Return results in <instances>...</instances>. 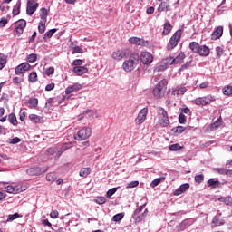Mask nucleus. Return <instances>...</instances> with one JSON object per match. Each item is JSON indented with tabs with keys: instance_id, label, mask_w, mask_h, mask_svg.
Here are the masks:
<instances>
[{
	"instance_id": "nucleus-1",
	"label": "nucleus",
	"mask_w": 232,
	"mask_h": 232,
	"mask_svg": "<svg viewBox=\"0 0 232 232\" xmlns=\"http://www.w3.org/2000/svg\"><path fill=\"white\" fill-rule=\"evenodd\" d=\"M139 59L140 57L138 53L130 54L129 59L123 63L122 66L124 72H133V70H135V68H137V66L139 65Z\"/></svg>"
},
{
	"instance_id": "nucleus-2",
	"label": "nucleus",
	"mask_w": 232,
	"mask_h": 232,
	"mask_svg": "<svg viewBox=\"0 0 232 232\" xmlns=\"http://www.w3.org/2000/svg\"><path fill=\"white\" fill-rule=\"evenodd\" d=\"M182 37V30L176 31L170 37L169 42L167 44V50L170 52L174 48H177L179 43H180V38Z\"/></svg>"
},
{
	"instance_id": "nucleus-3",
	"label": "nucleus",
	"mask_w": 232,
	"mask_h": 232,
	"mask_svg": "<svg viewBox=\"0 0 232 232\" xmlns=\"http://www.w3.org/2000/svg\"><path fill=\"white\" fill-rule=\"evenodd\" d=\"M159 123L163 128L169 126V118L168 117V111L162 107L157 109Z\"/></svg>"
},
{
	"instance_id": "nucleus-4",
	"label": "nucleus",
	"mask_w": 232,
	"mask_h": 232,
	"mask_svg": "<svg viewBox=\"0 0 232 232\" xmlns=\"http://www.w3.org/2000/svg\"><path fill=\"white\" fill-rule=\"evenodd\" d=\"M168 86V81L167 80H161L157 86L153 90V95L157 99H160V97H164V93L166 92V89Z\"/></svg>"
},
{
	"instance_id": "nucleus-5",
	"label": "nucleus",
	"mask_w": 232,
	"mask_h": 232,
	"mask_svg": "<svg viewBox=\"0 0 232 232\" xmlns=\"http://www.w3.org/2000/svg\"><path fill=\"white\" fill-rule=\"evenodd\" d=\"M92 136V129L85 127L78 130L77 134L74 135L76 140H86L89 137Z\"/></svg>"
},
{
	"instance_id": "nucleus-6",
	"label": "nucleus",
	"mask_w": 232,
	"mask_h": 232,
	"mask_svg": "<svg viewBox=\"0 0 232 232\" xmlns=\"http://www.w3.org/2000/svg\"><path fill=\"white\" fill-rule=\"evenodd\" d=\"M215 101V97L212 95L203 96L199 98H196L194 100V103H196L197 106H208L211 104Z\"/></svg>"
},
{
	"instance_id": "nucleus-7",
	"label": "nucleus",
	"mask_w": 232,
	"mask_h": 232,
	"mask_svg": "<svg viewBox=\"0 0 232 232\" xmlns=\"http://www.w3.org/2000/svg\"><path fill=\"white\" fill-rule=\"evenodd\" d=\"M5 188L6 193H13L14 195H17V193H23V191H26V186L24 185H8Z\"/></svg>"
},
{
	"instance_id": "nucleus-8",
	"label": "nucleus",
	"mask_w": 232,
	"mask_h": 232,
	"mask_svg": "<svg viewBox=\"0 0 232 232\" xmlns=\"http://www.w3.org/2000/svg\"><path fill=\"white\" fill-rule=\"evenodd\" d=\"M142 209H144V205L140 207L134 211L133 218L135 222H142V220H144V218L148 217V209H145L143 213H142Z\"/></svg>"
},
{
	"instance_id": "nucleus-9",
	"label": "nucleus",
	"mask_w": 232,
	"mask_h": 232,
	"mask_svg": "<svg viewBox=\"0 0 232 232\" xmlns=\"http://www.w3.org/2000/svg\"><path fill=\"white\" fill-rule=\"evenodd\" d=\"M139 57L142 64H146L147 66L153 63V54H151L150 52L142 51Z\"/></svg>"
},
{
	"instance_id": "nucleus-10",
	"label": "nucleus",
	"mask_w": 232,
	"mask_h": 232,
	"mask_svg": "<svg viewBox=\"0 0 232 232\" xmlns=\"http://www.w3.org/2000/svg\"><path fill=\"white\" fill-rule=\"evenodd\" d=\"M146 117H148V107H145L140 111L137 118L135 119V124L140 126L146 121Z\"/></svg>"
},
{
	"instance_id": "nucleus-11",
	"label": "nucleus",
	"mask_w": 232,
	"mask_h": 232,
	"mask_svg": "<svg viewBox=\"0 0 232 232\" xmlns=\"http://www.w3.org/2000/svg\"><path fill=\"white\" fill-rule=\"evenodd\" d=\"M195 224V219L193 218H187L184 219L178 227V231H184L189 227V226H193Z\"/></svg>"
},
{
	"instance_id": "nucleus-12",
	"label": "nucleus",
	"mask_w": 232,
	"mask_h": 232,
	"mask_svg": "<svg viewBox=\"0 0 232 232\" xmlns=\"http://www.w3.org/2000/svg\"><path fill=\"white\" fill-rule=\"evenodd\" d=\"M24 28H26V20L21 19L16 22V27L14 29V32L18 34V35L23 34V32H24Z\"/></svg>"
},
{
	"instance_id": "nucleus-13",
	"label": "nucleus",
	"mask_w": 232,
	"mask_h": 232,
	"mask_svg": "<svg viewBox=\"0 0 232 232\" xmlns=\"http://www.w3.org/2000/svg\"><path fill=\"white\" fill-rule=\"evenodd\" d=\"M129 43H130V44H135L136 46H148V41L139 37L130 38Z\"/></svg>"
},
{
	"instance_id": "nucleus-14",
	"label": "nucleus",
	"mask_w": 232,
	"mask_h": 232,
	"mask_svg": "<svg viewBox=\"0 0 232 232\" xmlns=\"http://www.w3.org/2000/svg\"><path fill=\"white\" fill-rule=\"evenodd\" d=\"M188 189H189V183H184L174 191L173 195H175V197H179V195L186 193Z\"/></svg>"
},
{
	"instance_id": "nucleus-15",
	"label": "nucleus",
	"mask_w": 232,
	"mask_h": 232,
	"mask_svg": "<svg viewBox=\"0 0 232 232\" xmlns=\"http://www.w3.org/2000/svg\"><path fill=\"white\" fill-rule=\"evenodd\" d=\"M44 169H41L40 167H33L26 170L27 175H42V173H44Z\"/></svg>"
},
{
	"instance_id": "nucleus-16",
	"label": "nucleus",
	"mask_w": 232,
	"mask_h": 232,
	"mask_svg": "<svg viewBox=\"0 0 232 232\" xmlns=\"http://www.w3.org/2000/svg\"><path fill=\"white\" fill-rule=\"evenodd\" d=\"M37 8H39V3L27 5V7H26L27 15H34V14H35V12L37 11Z\"/></svg>"
},
{
	"instance_id": "nucleus-17",
	"label": "nucleus",
	"mask_w": 232,
	"mask_h": 232,
	"mask_svg": "<svg viewBox=\"0 0 232 232\" xmlns=\"http://www.w3.org/2000/svg\"><path fill=\"white\" fill-rule=\"evenodd\" d=\"M124 57H126V52L122 50L115 51L112 53V59H114V61H122Z\"/></svg>"
},
{
	"instance_id": "nucleus-18",
	"label": "nucleus",
	"mask_w": 232,
	"mask_h": 232,
	"mask_svg": "<svg viewBox=\"0 0 232 232\" xmlns=\"http://www.w3.org/2000/svg\"><path fill=\"white\" fill-rule=\"evenodd\" d=\"M72 72L76 73V75H84V73H88V68L85 66H75Z\"/></svg>"
},
{
	"instance_id": "nucleus-19",
	"label": "nucleus",
	"mask_w": 232,
	"mask_h": 232,
	"mask_svg": "<svg viewBox=\"0 0 232 232\" xmlns=\"http://www.w3.org/2000/svg\"><path fill=\"white\" fill-rule=\"evenodd\" d=\"M198 54L201 57H208V55H209V47L206 45H199Z\"/></svg>"
},
{
	"instance_id": "nucleus-20",
	"label": "nucleus",
	"mask_w": 232,
	"mask_h": 232,
	"mask_svg": "<svg viewBox=\"0 0 232 232\" xmlns=\"http://www.w3.org/2000/svg\"><path fill=\"white\" fill-rule=\"evenodd\" d=\"M173 59L174 57L172 56L167 57L165 60H163V64L165 65H160L159 67V70H166V66H171V64H176L175 63H173Z\"/></svg>"
},
{
	"instance_id": "nucleus-21",
	"label": "nucleus",
	"mask_w": 232,
	"mask_h": 232,
	"mask_svg": "<svg viewBox=\"0 0 232 232\" xmlns=\"http://www.w3.org/2000/svg\"><path fill=\"white\" fill-rule=\"evenodd\" d=\"M158 12H169V3L168 0L160 3L158 7Z\"/></svg>"
},
{
	"instance_id": "nucleus-22",
	"label": "nucleus",
	"mask_w": 232,
	"mask_h": 232,
	"mask_svg": "<svg viewBox=\"0 0 232 232\" xmlns=\"http://www.w3.org/2000/svg\"><path fill=\"white\" fill-rule=\"evenodd\" d=\"M222 34H224V27L218 26V27L212 33V37H213V39H220Z\"/></svg>"
},
{
	"instance_id": "nucleus-23",
	"label": "nucleus",
	"mask_w": 232,
	"mask_h": 232,
	"mask_svg": "<svg viewBox=\"0 0 232 232\" xmlns=\"http://www.w3.org/2000/svg\"><path fill=\"white\" fill-rule=\"evenodd\" d=\"M171 30H173V26L169 22H166L164 24L162 35H169V34H171Z\"/></svg>"
},
{
	"instance_id": "nucleus-24",
	"label": "nucleus",
	"mask_w": 232,
	"mask_h": 232,
	"mask_svg": "<svg viewBox=\"0 0 232 232\" xmlns=\"http://www.w3.org/2000/svg\"><path fill=\"white\" fill-rule=\"evenodd\" d=\"M208 188H212L215 189V188H218L220 186V181H218V179H210L207 182Z\"/></svg>"
},
{
	"instance_id": "nucleus-25",
	"label": "nucleus",
	"mask_w": 232,
	"mask_h": 232,
	"mask_svg": "<svg viewBox=\"0 0 232 232\" xmlns=\"http://www.w3.org/2000/svg\"><path fill=\"white\" fill-rule=\"evenodd\" d=\"M188 92V88L186 87H179L172 91V95H177V97L180 95H184Z\"/></svg>"
},
{
	"instance_id": "nucleus-26",
	"label": "nucleus",
	"mask_w": 232,
	"mask_h": 232,
	"mask_svg": "<svg viewBox=\"0 0 232 232\" xmlns=\"http://www.w3.org/2000/svg\"><path fill=\"white\" fill-rule=\"evenodd\" d=\"M29 120L31 122H34V124H41V122H43V118L41 116H37L36 114H30Z\"/></svg>"
},
{
	"instance_id": "nucleus-27",
	"label": "nucleus",
	"mask_w": 232,
	"mask_h": 232,
	"mask_svg": "<svg viewBox=\"0 0 232 232\" xmlns=\"http://www.w3.org/2000/svg\"><path fill=\"white\" fill-rule=\"evenodd\" d=\"M184 59H186V54L181 52L172 60V63H175V64H179V63H182Z\"/></svg>"
},
{
	"instance_id": "nucleus-28",
	"label": "nucleus",
	"mask_w": 232,
	"mask_h": 232,
	"mask_svg": "<svg viewBox=\"0 0 232 232\" xmlns=\"http://www.w3.org/2000/svg\"><path fill=\"white\" fill-rule=\"evenodd\" d=\"M218 200L219 202H223L224 204H226V206H231L232 204V198L227 196V197H219L218 198Z\"/></svg>"
},
{
	"instance_id": "nucleus-29",
	"label": "nucleus",
	"mask_w": 232,
	"mask_h": 232,
	"mask_svg": "<svg viewBox=\"0 0 232 232\" xmlns=\"http://www.w3.org/2000/svg\"><path fill=\"white\" fill-rule=\"evenodd\" d=\"M164 180H166V177L162 176L160 178H157L155 179L151 183H150V187L151 188H157V186H159V184H160L161 182H164Z\"/></svg>"
},
{
	"instance_id": "nucleus-30",
	"label": "nucleus",
	"mask_w": 232,
	"mask_h": 232,
	"mask_svg": "<svg viewBox=\"0 0 232 232\" xmlns=\"http://www.w3.org/2000/svg\"><path fill=\"white\" fill-rule=\"evenodd\" d=\"M19 14H21V0H18L13 7V15H19Z\"/></svg>"
},
{
	"instance_id": "nucleus-31",
	"label": "nucleus",
	"mask_w": 232,
	"mask_h": 232,
	"mask_svg": "<svg viewBox=\"0 0 232 232\" xmlns=\"http://www.w3.org/2000/svg\"><path fill=\"white\" fill-rule=\"evenodd\" d=\"M189 48L194 53H198V50L200 48V45L197 42H191L189 44Z\"/></svg>"
},
{
	"instance_id": "nucleus-32",
	"label": "nucleus",
	"mask_w": 232,
	"mask_h": 232,
	"mask_svg": "<svg viewBox=\"0 0 232 232\" xmlns=\"http://www.w3.org/2000/svg\"><path fill=\"white\" fill-rule=\"evenodd\" d=\"M29 108H37V105L39 104V100L37 98H30L28 100Z\"/></svg>"
},
{
	"instance_id": "nucleus-33",
	"label": "nucleus",
	"mask_w": 232,
	"mask_h": 232,
	"mask_svg": "<svg viewBox=\"0 0 232 232\" xmlns=\"http://www.w3.org/2000/svg\"><path fill=\"white\" fill-rule=\"evenodd\" d=\"M41 14H40V21H44V23H46V18L48 17V9L46 8H42L41 9Z\"/></svg>"
},
{
	"instance_id": "nucleus-34",
	"label": "nucleus",
	"mask_w": 232,
	"mask_h": 232,
	"mask_svg": "<svg viewBox=\"0 0 232 232\" xmlns=\"http://www.w3.org/2000/svg\"><path fill=\"white\" fill-rule=\"evenodd\" d=\"M212 224H215V226H224L225 221L224 219H220L218 216H215L212 219Z\"/></svg>"
},
{
	"instance_id": "nucleus-35",
	"label": "nucleus",
	"mask_w": 232,
	"mask_h": 232,
	"mask_svg": "<svg viewBox=\"0 0 232 232\" xmlns=\"http://www.w3.org/2000/svg\"><path fill=\"white\" fill-rule=\"evenodd\" d=\"M223 95H227L228 97H231L232 95V86L227 85L222 89Z\"/></svg>"
},
{
	"instance_id": "nucleus-36",
	"label": "nucleus",
	"mask_w": 232,
	"mask_h": 232,
	"mask_svg": "<svg viewBox=\"0 0 232 232\" xmlns=\"http://www.w3.org/2000/svg\"><path fill=\"white\" fill-rule=\"evenodd\" d=\"M28 81H29V82H33V83L37 82V81H38L37 72H30L29 76H28Z\"/></svg>"
},
{
	"instance_id": "nucleus-37",
	"label": "nucleus",
	"mask_w": 232,
	"mask_h": 232,
	"mask_svg": "<svg viewBox=\"0 0 232 232\" xmlns=\"http://www.w3.org/2000/svg\"><path fill=\"white\" fill-rule=\"evenodd\" d=\"M38 32L39 34H44V32H46V22L44 21L39 22Z\"/></svg>"
},
{
	"instance_id": "nucleus-38",
	"label": "nucleus",
	"mask_w": 232,
	"mask_h": 232,
	"mask_svg": "<svg viewBox=\"0 0 232 232\" xmlns=\"http://www.w3.org/2000/svg\"><path fill=\"white\" fill-rule=\"evenodd\" d=\"M55 32H57L56 28H53V29H51V30L47 31L44 34V41H46V39H51V37L53 36V34H55Z\"/></svg>"
},
{
	"instance_id": "nucleus-39",
	"label": "nucleus",
	"mask_w": 232,
	"mask_h": 232,
	"mask_svg": "<svg viewBox=\"0 0 232 232\" xmlns=\"http://www.w3.org/2000/svg\"><path fill=\"white\" fill-rule=\"evenodd\" d=\"M91 172H92V169H90V168H82L80 170V177L86 178V177H88L89 173H91Z\"/></svg>"
},
{
	"instance_id": "nucleus-40",
	"label": "nucleus",
	"mask_w": 232,
	"mask_h": 232,
	"mask_svg": "<svg viewBox=\"0 0 232 232\" xmlns=\"http://www.w3.org/2000/svg\"><path fill=\"white\" fill-rule=\"evenodd\" d=\"M8 121L13 124V126H17V117L14 113L9 114Z\"/></svg>"
},
{
	"instance_id": "nucleus-41",
	"label": "nucleus",
	"mask_w": 232,
	"mask_h": 232,
	"mask_svg": "<svg viewBox=\"0 0 232 232\" xmlns=\"http://www.w3.org/2000/svg\"><path fill=\"white\" fill-rule=\"evenodd\" d=\"M6 66V56L0 53V70H3Z\"/></svg>"
},
{
	"instance_id": "nucleus-42",
	"label": "nucleus",
	"mask_w": 232,
	"mask_h": 232,
	"mask_svg": "<svg viewBox=\"0 0 232 232\" xmlns=\"http://www.w3.org/2000/svg\"><path fill=\"white\" fill-rule=\"evenodd\" d=\"M96 111L93 110H87L83 111V116L86 117V119H90L92 117H95Z\"/></svg>"
},
{
	"instance_id": "nucleus-43",
	"label": "nucleus",
	"mask_w": 232,
	"mask_h": 232,
	"mask_svg": "<svg viewBox=\"0 0 232 232\" xmlns=\"http://www.w3.org/2000/svg\"><path fill=\"white\" fill-rule=\"evenodd\" d=\"M27 63H35L37 61V53H31L26 57Z\"/></svg>"
},
{
	"instance_id": "nucleus-44",
	"label": "nucleus",
	"mask_w": 232,
	"mask_h": 232,
	"mask_svg": "<svg viewBox=\"0 0 232 232\" xmlns=\"http://www.w3.org/2000/svg\"><path fill=\"white\" fill-rule=\"evenodd\" d=\"M124 218V213H119L112 217L113 222H121Z\"/></svg>"
},
{
	"instance_id": "nucleus-45",
	"label": "nucleus",
	"mask_w": 232,
	"mask_h": 232,
	"mask_svg": "<svg viewBox=\"0 0 232 232\" xmlns=\"http://www.w3.org/2000/svg\"><path fill=\"white\" fill-rule=\"evenodd\" d=\"M56 179H57V176L53 172H51L46 175V180H48V182H55Z\"/></svg>"
},
{
	"instance_id": "nucleus-46",
	"label": "nucleus",
	"mask_w": 232,
	"mask_h": 232,
	"mask_svg": "<svg viewBox=\"0 0 232 232\" xmlns=\"http://www.w3.org/2000/svg\"><path fill=\"white\" fill-rule=\"evenodd\" d=\"M169 150L170 151H179V150H182V147L179 143H175L169 146Z\"/></svg>"
},
{
	"instance_id": "nucleus-47",
	"label": "nucleus",
	"mask_w": 232,
	"mask_h": 232,
	"mask_svg": "<svg viewBox=\"0 0 232 232\" xmlns=\"http://www.w3.org/2000/svg\"><path fill=\"white\" fill-rule=\"evenodd\" d=\"M94 202H96V204H99L100 206H102V204H106V198L104 197H97L94 199Z\"/></svg>"
},
{
	"instance_id": "nucleus-48",
	"label": "nucleus",
	"mask_w": 232,
	"mask_h": 232,
	"mask_svg": "<svg viewBox=\"0 0 232 232\" xmlns=\"http://www.w3.org/2000/svg\"><path fill=\"white\" fill-rule=\"evenodd\" d=\"M19 218H21V215H19V213L9 215L7 218V222H14V220Z\"/></svg>"
},
{
	"instance_id": "nucleus-49",
	"label": "nucleus",
	"mask_w": 232,
	"mask_h": 232,
	"mask_svg": "<svg viewBox=\"0 0 232 232\" xmlns=\"http://www.w3.org/2000/svg\"><path fill=\"white\" fill-rule=\"evenodd\" d=\"M115 193H117V188H110L106 193L107 198H111Z\"/></svg>"
},
{
	"instance_id": "nucleus-50",
	"label": "nucleus",
	"mask_w": 232,
	"mask_h": 232,
	"mask_svg": "<svg viewBox=\"0 0 232 232\" xmlns=\"http://www.w3.org/2000/svg\"><path fill=\"white\" fill-rule=\"evenodd\" d=\"M194 180H195V182H197V184H202V182H204V175L199 174V175L195 176Z\"/></svg>"
},
{
	"instance_id": "nucleus-51",
	"label": "nucleus",
	"mask_w": 232,
	"mask_h": 232,
	"mask_svg": "<svg viewBox=\"0 0 232 232\" xmlns=\"http://www.w3.org/2000/svg\"><path fill=\"white\" fill-rule=\"evenodd\" d=\"M54 72H55V68L53 67H48L45 69V75H47V77H50V75H53Z\"/></svg>"
},
{
	"instance_id": "nucleus-52",
	"label": "nucleus",
	"mask_w": 232,
	"mask_h": 232,
	"mask_svg": "<svg viewBox=\"0 0 232 232\" xmlns=\"http://www.w3.org/2000/svg\"><path fill=\"white\" fill-rule=\"evenodd\" d=\"M68 144H63V146H62V148H61V150H58V152H57V158H59V157H61V155H63V151H66V150H68Z\"/></svg>"
},
{
	"instance_id": "nucleus-53",
	"label": "nucleus",
	"mask_w": 232,
	"mask_h": 232,
	"mask_svg": "<svg viewBox=\"0 0 232 232\" xmlns=\"http://www.w3.org/2000/svg\"><path fill=\"white\" fill-rule=\"evenodd\" d=\"M15 75H22V73H24V69H23L20 65L16 66L14 69Z\"/></svg>"
},
{
	"instance_id": "nucleus-54",
	"label": "nucleus",
	"mask_w": 232,
	"mask_h": 232,
	"mask_svg": "<svg viewBox=\"0 0 232 232\" xmlns=\"http://www.w3.org/2000/svg\"><path fill=\"white\" fill-rule=\"evenodd\" d=\"M220 124H222V120L218 119L215 122L211 124V126L213 130H217L220 126Z\"/></svg>"
},
{
	"instance_id": "nucleus-55",
	"label": "nucleus",
	"mask_w": 232,
	"mask_h": 232,
	"mask_svg": "<svg viewBox=\"0 0 232 232\" xmlns=\"http://www.w3.org/2000/svg\"><path fill=\"white\" fill-rule=\"evenodd\" d=\"M20 66L23 68V70L24 72H28V70H30V68H32V65H30V63H23L20 64Z\"/></svg>"
},
{
	"instance_id": "nucleus-56",
	"label": "nucleus",
	"mask_w": 232,
	"mask_h": 232,
	"mask_svg": "<svg viewBox=\"0 0 232 232\" xmlns=\"http://www.w3.org/2000/svg\"><path fill=\"white\" fill-rule=\"evenodd\" d=\"M20 66L23 68V70L24 72H28V70H30V68H32V65H30V63H23L20 64Z\"/></svg>"
},
{
	"instance_id": "nucleus-57",
	"label": "nucleus",
	"mask_w": 232,
	"mask_h": 232,
	"mask_svg": "<svg viewBox=\"0 0 232 232\" xmlns=\"http://www.w3.org/2000/svg\"><path fill=\"white\" fill-rule=\"evenodd\" d=\"M19 142H21V139H19V137H14L8 140L9 144H19Z\"/></svg>"
},
{
	"instance_id": "nucleus-58",
	"label": "nucleus",
	"mask_w": 232,
	"mask_h": 232,
	"mask_svg": "<svg viewBox=\"0 0 232 232\" xmlns=\"http://www.w3.org/2000/svg\"><path fill=\"white\" fill-rule=\"evenodd\" d=\"M137 186H139V181H130L129 183L126 184V188H137Z\"/></svg>"
},
{
	"instance_id": "nucleus-59",
	"label": "nucleus",
	"mask_w": 232,
	"mask_h": 232,
	"mask_svg": "<svg viewBox=\"0 0 232 232\" xmlns=\"http://www.w3.org/2000/svg\"><path fill=\"white\" fill-rule=\"evenodd\" d=\"M185 130L186 128L183 126H178L176 127L175 133H177V135H180V133H184Z\"/></svg>"
},
{
	"instance_id": "nucleus-60",
	"label": "nucleus",
	"mask_w": 232,
	"mask_h": 232,
	"mask_svg": "<svg viewBox=\"0 0 232 232\" xmlns=\"http://www.w3.org/2000/svg\"><path fill=\"white\" fill-rule=\"evenodd\" d=\"M55 153H57V148L51 147L47 149V155H54Z\"/></svg>"
},
{
	"instance_id": "nucleus-61",
	"label": "nucleus",
	"mask_w": 232,
	"mask_h": 232,
	"mask_svg": "<svg viewBox=\"0 0 232 232\" xmlns=\"http://www.w3.org/2000/svg\"><path fill=\"white\" fill-rule=\"evenodd\" d=\"M179 124H186V115L180 113L179 116Z\"/></svg>"
},
{
	"instance_id": "nucleus-62",
	"label": "nucleus",
	"mask_w": 232,
	"mask_h": 232,
	"mask_svg": "<svg viewBox=\"0 0 232 232\" xmlns=\"http://www.w3.org/2000/svg\"><path fill=\"white\" fill-rule=\"evenodd\" d=\"M216 53L218 57H221V55H224V49L220 46H218L216 48Z\"/></svg>"
},
{
	"instance_id": "nucleus-63",
	"label": "nucleus",
	"mask_w": 232,
	"mask_h": 232,
	"mask_svg": "<svg viewBox=\"0 0 232 232\" xmlns=\"http://www.w3.org/2000/svg\"><path fill=\"white\" fill-rule=\"evenodd\" d=\"M75 53H82V49L79 46H75L72 48V54Z\"/></svg>"
},
{
	"instance_id": "nucleus-64",
	"label": "nucleus",
	"mask_w": 232,
	"mask_h": 232,
	"mask_svg": "<svg viewBox=\"0 0 232 232\" xmlns=\"http://www.w3.org/2000/svg\"><path fill=\"white\" fill-rule=\"evenodd\" d=\"M73 66H82V60L81 59H76L72 62Z\"/></svg>"
}]
</instances>
